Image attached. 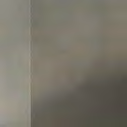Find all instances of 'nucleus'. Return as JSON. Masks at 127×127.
Segmentation results:
<instances>
[{
  "instance_id": "nucleus-1",
  "label": "nucleus",
  "mask_w": 127,
  "mask_h": 127,
  "mask_svg": "<svg viewBox=\"0 0 127 127\" xmlns=\"http://www.w3.org/2000/svg\"><path fill=\"white\" fill-rule=\"evenodd\" d=\"M31 127H32V103L31 101Z\"/></svg>"
}]
</instances>
